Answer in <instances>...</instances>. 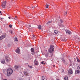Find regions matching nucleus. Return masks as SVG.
Returning a JSON list of instances; mask_svg holds the SVG:
<instances>
[{"label":"nucleus","mask_w":80,"mask_h":80,"mask_svg":"<svg viewBox=\"0 0 80 80\" xmlns=\"http://www.w3.org/2000/svg\"><path fill=\"white\" fill-rule=\"evenodd\" d=\"M59 27H63V25L61 23H60L58 25Z\"/></svg>","instance_id":"obj_23"},{"label":"nucleus","mask_w":80,"mask_h":80,"mask_svg":"<svg viewBox=\"0 0 80 80\" xmlns=\"http://www.w3.org/2000/svg\"><path fill=\"white\" fill-rule=\"evenodd\" d=\"M45 63H43V65H45Z\"/></svg>","instance_id":"obj_49"},{"label":"nucleus","mask_w":80,"mask_h":80,"mask_svg":"<svg viewBox=\"0 0 80 80\" xmlns=\"http://www.w3.org/2000/svg\"><path fill=\"white\" fill-rule=\"evenodd\" d=\"M19 80H23V79H22V78H20Z\"/></svg>","instance_id":"obj_40"},{"label":"nucleus","mask_w":80,"mask_h":80,"mask_svg":"<svg viewBox=\"0 0 80 80\" xmlns=\"http://www.w3.org/2000/svg\"><path fill=\"white\" fill-rule=\"evenodd\" d=\"M7 75L8 77H10L12 73H13V70L11 68H8L7 70Z\"/></svg>","instance_id":"obj_1"},{"label":"nucleus","mask_w":80,"mask_h":80,"mask_svg":"<svg viewBox=\"0 0 80 80\" xmlns=\"http://www.w3.org/2000/svg\"><path fill=\"white\" fill-rule=\"evenodd\" d=\"M66 14H67V12H65V13H64V15H66Z\"/></svg>","instance_id":"obj_37"},{"label":"nucleus","mask_w":80,"mask_h":80,"mask_svg":"<svg viewBox=\"0 0 80 80\" xmlns=\"http://www.w3.org/2000/svg\"><path fill=\"white\" fill-rule=\"evenodd\" d=\"M36 50H39V49H38H38H36Z\"/></svg>","instance_id":"obj_51"},{"label":"nucleus","mask_w":80,"mask_h":80,"mask_svg":"<svg viewBox=\"0 0 80 80\" xmlns=\"http://www.w3.org/2000/svg\"><path fill=\"white\" fill-rule=\"evenodd\" d=\"M37 7V6H34V7H32V8H36V7Z\"/></svg>","instance_id":"obj_27"},{"label":"nucleus","mask_w":80,"mask_h":80,"mask_svg":"<svg viewBox=\"0 0 80 80\" xmlns=\"http://www.w3.org/2000/svg\"><path fill=\"white\" fill-rule=\"evenodd\" d=\"M62 72H64V70L63 69H62Z\"/></svg>","instance_id":"obj_42"},{"label":"nucleus","mask_w":80,"mask_h":80,"mask_svg":"<svg viewBox=\"0 0 80 80\" xmlns=\"http://www.w3.org/2000/svg\"><path fill=\"white\" fill-rule=\"evenodd\" d=\"M68 78L67 77H65L64 78V80H68Z\"/></svg>","instance_id":"obj_22"},{"label":"nucleus","mask_w":80,"mask_h":80,"mask_svg":"<svg viewBox=\"0 0 80 80\" xmlns=\"http://www.w3.org/2000/svg\"><path fill=\"white\" fill-rule=\"evenodd\" d=\"M43 63H44V61H42V62H41V64H42V65H43Z\"/></svg>","instance_id":"obj_34"},{"label":"nucleus","mask_w":80,"mask_h":80,"mask_svg":"<svg viewBox=\"0 0 80 80\" xmlns=\"http://www.w3.org/2000/svg\"><path fill=\"white\" fill-rule=\"evenodd\" d=\"M10 33H11L12 34V31L10 30L9 31Z\"/></svg>","instance_id":"obj_38"},{"label":"nucleus","mask_w":80,"mask_h":80,"mask_svg":"<svg viewBox=\"0 0 80 80\" xmlns=\"http://www.w3.org/2000/svg\"><path fill=\"white\" fill-rule=\"evenodd\" d=\"M75 73H76V74H78V70H76L75 71Z\"/></svg>","instance_id":"obj_17"},{"label":"nucleus","mask_w":80,"mask_h":80,"mask_svg":"<svg viewBox=\"0 0 80 80\" xmlns=\"http://www.w3.org/2000/svg\"><path fill=\"white\" fill-rule=\"evenodd\" d=\"M1 20H3V18H1Z\"/></svg>","instance_id":"obj_46"},{"label":"nucleus","mask_w":80,"mask_h":80,"mask_svg":"<svg viewBox=\"0 0 80 80\" xmlns=\"http://www.w3.org/2000/svg\"><path fill=\"white\" fill-rule=\"evenodd\" d=\"M6 5V2L4 1L2 3V8H5V7Z\"/></svg>","instance_id":"obj_5"},{"label":"nucleus","mask_w":80,"mask_h":80,"mask_svg":"<svg viewBox=\"0 0 80 80\" xmlns=\"http://www.w3.org/2000/svg\"><path fill=\"white\" fill-rule=\"evenodd\" d=\"M53 50H48V52L51 53V57H52L53 54Z\"/></svg>","instance_id":"obj_4"},{"label":"nucleus","mask_w":80,"mask_h":80,"mask_svg":"<svg viewBox=\"0 0 80 80\" xmlns=\"http://www.w3.org/2000/svg\"><path fill=\"white\" fill-rule=\"evenodd\" d=\"M5 60L6 62H9V61H10V58H9V57H8L6 56Z\"/></svg>","instance_id":"obj_3"},{"label":"nucleus","mask_w":80,"mask_h":80,"mask_svg":"<svg viewBox=\"0 0 80 80\" xmlns=\"http://www.w3.org/2000/svg\"><path fill=\"white\" fill-rule=\"evenodd\" d=\"M54 50V46H51L49 50Z\"/></svg>","instance_id":"obj_7"},{"label":"nucleus","mask_w":80,"mask_h":80,"mask_svg":"<svg viewBox=\"0 0 80 80\" xmlns=\"http://www.w3.org/2000/svg\"><path fill=\"white\" fill-rule=\"evenodd\" d=\"M31 52H32V55H35V50H31Z\"/></svg>","instance_id":"obj_12"},{"label":"nucleus","mask_w":80,"mask_h":80,"mask_svg":"<svg viewBox=\"0 0 80 80\" xmlns=\"http://www.w3.org/2000/svg\"><path fill=\"white\" fill-rule=\"evenodd\" d=\"M0 13H1V11H0Z\"/></svg>","instance_id":"obj_53"},{"label":"nucleus","mask_w":80,"mask_h":80,"mask_svg":"<svg viewBox=\"0 0 80 80\" xmlns=\"http://www.w3.org/2000/svg\"><path fill=\"white\" fill-rule=\"evenodd\" d=\"M34 63H35V65H37L38 64V62L37 61V59H35L34 61Z\"/></svg>","instance_id":"obj_8"},{"label":"nucleus","mask_w":80,"mask_h":80,"mask_svg":"<svg viewBox=\"0 0 80 80\" xmlns=\"http://www.w3.org/2000/svg\"><path fill=\"white\" fill-rule=\"evenodd\" d=\"M54 32L55 34H57V33H58V31L57 30H55Z\"/></svg>","instance_id":"obj_20"},{"label":"nucleus","mask_w":80,"mask_h":80,"mask_svg":"<svg viewBox=\"0 0 80 80\" xmlns=\"http://www.w3.org/2000/svg\"><path fill=\"white\" fill-rule=\"evenodd\" d=\"M38 28H39V29H41V28H42V26H41V25H39L38 26Z\"/></svg>","instance_id":"obj_24"},{"label":"nucleus","mask_w":80,"mask_h":80,"mask_svg":"<svg viewBox=\"0 0 80 80\" xmlns=\"http://www.w3.org/2000/svg\"><path fill=\"white\" fill-rule=\"evenodd\" d=\"M69 65L70 66H72V62H70Z\"/></svg>","instance_id":"obj_30"},{"label":"nucleus","mask_w":80,"mask_h":80,"mask_svg":"<svg viewBox=\"0 0 80 80\" xmlns=\"http://www.w3.org/2000/svg\"><path fill=\"white\" fill-rule=\"evenodd\" d=\"M46 8H48V5L47 4L46 5Z\"/></svg>","instance_id":"obj_29"},{"label":"nucleus","mask_w":80,"mask_h":80,"mask_svg":"<svg viewBox=\"0 0 80 80\" xmlns=\"http://www.w3.org/2000/svg\"><path fill=\"white\" fill-rule=\"evenodd\" d=\"M68 72L70 74H72L73 73V71L72 69H69L68 71Z\"/></svg>","instance_id":"obj_9"},{"label":"nucleus","mask_w":80,"mask_h":80,"mask_svg":"<svg viewBox=\"0 0 80 80\" xmlns=\"http://www.w3.org/2000/svg\"><path fill=\"white\" fill-rule=\"evenodd\" d=\"M76 59L78 62H80V60L79 59H78V57H76Z\"/></svg>","instance_id":"obj_19"},{"label":"nucleus","mask_w":80,"mask_h":80,"mask_svg":"<svg viewBox=\"0 0 80 80\" xmlns=\"http://www.w3.org/2000/svg\"><path fill=\"white\" fill-rule=\"evenodd\" d=\"M15 52L17 53L20 54V50H15Z\"/></svg>","instance_id":"obj_14"},{"label":"nucleus","mask_w":80,"mask_h":80,"mask_svg":"<svg viewBox=\"0 0 80 80\" xmlns=\"http://www.w3.org/2000/svg\"><path fill=\"white\" fill-rule=\"evenodd\" d=\"M17 16H15V18H17Z\"/></svg>","instance_id":"obj_52"},{"label":"nucleus","mask_w":80,"mask_h":80,"mask_svg":"<svg viewBox=\"0 0 80 80\" xmlns=\"http://www.w3.org/2000/svg\"><path fill=\"white\" fill-rule=\"evenodd\" d=\"M14 67H15V69H17V70H18V68H19V66H18L17 65H15Z\"/></svg>","instance_id":"obj_11"},{"label":"nucleus","mask_w":80,"mask_h":80,"mask_svg":"<svg viewBox=\"0 0 80 80\" xmlns=\"http://www.w3.org/2000/svg\"><path fill=\"white\" fill-rule=\"evenodd\" d=\"M66 32L67 33H68V34H71V33H72L70 31L68 30H67Z\"/></svg>","instance_id":"obj_13"},{"label":"nucleus","mask_w":80,"mask_h":80,"mask_svg":"<svg viewBox=\"0 0 80 80\" xmlns=\"http://www.w3.org/2000/svg\"><path fill=\"white\" fill-rule=\"evenodd\" d=\"M65 41H67V39H65Z\"/></svg>","instance_id":"obj_48"},{"label":"nucleus","mask_w":80,"mask_h":80,"mask_svg":"<svg viewBox=\"0 0 80 80\" xmlns=\"http://www.w3.org/2000/svg\"><path fill=\"white\" fill-rule=\"evenodd\" d=\"M5 59H3L2 61H1L2 63V64H4V63H5Z\"/></svg>","instance_id":"obj_16"},{"label":"nucleus","mask_w":80,"mask_h":80,"mask_svg":"<svg viewBox=\"0 0 80 80\" xmlns=\"http://www.w3.org/2000/svg\"><path fill=\"white\" fill-rule=\"evenodd\" d=\"M77 69H78V70H79V69H80V67L79 66H78L77 67Z\"/></svg>","instance_id":"obj_28"},{"label":"nucleus","mask_w":80,"mask_h":80,"mask_svg":"<svg viewBox=\"0 0 80 80\" xmlns=\"http://www.w3.org/2000/svg\"><path fill=\"white\" fill-rule=\"evenodd\" d=\"M60 21L61 22V23H63V21L62 19H61Z\"/></svg>","instance_id":"obj_25"},{"label":"nucleus","mask_w":80,"mask_h":80,"mask_svg":"<svg viewBox=\"0 0 80 80\" xmlns=\"http://www.w3.org/2000/svg\"><path fill=\"white\" fill-rule=\"evenodd\" d=\"M5 37H6V34L2 35L0 37V40H3V38H5Z\"/></svg>","instance_id":"obj_2"},{"label":"nucleus","mask_w":80,"mask_h":80,"mask_svg":"<svg viewBox=\"0 0 80 80\" xmlns=\"http://www.w3.org/2000/svg\"><path fill=\"white\" fill-rule=\"evenodd\" d=\"M78 73H80V70H78Z\"/></svg>","instance_id":"obj_41"},{"label":"nucleus","mask_w":80,"mask_h":80,"mask_svg":"<svg viewBox=\"0 0 80 80\" xmlns=\"http://www.w3.org/2000/svg\"><path fill=\"white\" fill-rule=\"evenodd\" d=\"M29 27H31V25H29Z\"/></svg>","instance_id":"obj_45"},{"label":"nucleus","mask_w":80,"mask_h":80,"mask_svg":"<svg viewBox=\"0 0 80 80\" xmlns=\"http://www.w3.org/2000/svg\"><path fill=\"white\" fill-rule=\"evenodd\" d=\"M46 57L47 58L48 57V54H46L45 55Z\"/></svg>","instance_id":"obj_36"},{"label":"nucleus","mask_w":80,"mask_h":80,"mask_svg":"<svg viewBox=\"0 0 80 80\" xmlns=\"http://www.w3.org/2000/svg\"><path fill=\"white\" fill-rule=\"evenodd\" d=\"M53 67H55V65H53Z\"/></svg>","instance_id":"obj_47"},{"label":"nucleus","mask_w":80,"mask_h":80,"mask_svg":"<svg viewBox=\"0 0 80 80\" xmlns=\"http://www.w3.org/2000/svg\"><path fill=\"white\" fill-rule=\"evenodd\" d=\"M24 73L25 76H27V77H28V76H29V74L28 72H27L26 71H24Z\"/></svg>","instance_id":"obj_6"},{"label":"nucleus","mask_w":80,"mask_h":80,"mask_svg":"<svg viewBox=\"0 0 80 80\" xmlns=\"http://www.w3.org/2000/svg\"><path fill=\"white\" fill-rule=\"evenodd\" d=\"M41 80H45V78L43 76H42L41 79Z\"/></svg>","instance_id":"obj_18"},{"label":"nucleus","mask_w":80,"mask_h":80,"mask_svg":"<svg viewBox=\"0 0 80 80\" xmlns=\"http://www.w3.org/2000/svg\"><path fill=\"white\" fill-rule=\"evenodd\" d=\"M31 50H34V49L33 48H32L31 49Z\"/></svg>","instance_id":"obj_35"},{"label":"nucleus","mask_w":80,"mask_h":80,"mask_svg":"<svg viewBox=\"0 0 80 80\" xmlns=\"http://www.w3.org/2000/svg\"><path fill=\"white\" fill-rule=\"evenodd\" d=\"M74 38H75L76 39H77L78 40H80V38H79V37H78V36H76L75 37H74Z\"/></svg>","instance_id":"obj_10"},{"label":"nucleus","mask_w":80,"mask_h":80,"mask_svg":"<svg viewBox=\"0 0 80 80\" xmlns=\"http://www.w3.org/2000/svg\"><path fill=\"white\" fill-rule=\"evenodd\" d=\"M32 37H34V38H35L36 37H35V35H32Z\"/></svg>","instance_id":"obj_39"},{"label":"nucleus","mask_w":80,"mask_h":80,"mask_svg":"<svg viewBox=\"0 0 80 80\" xmlns=\"http://www.w3.org/2000/svg\"><path fill=\"white\" fill-rule=\"evenodd\" d=\"M52 23V21H49L47 22V24H48V25H49L50 23Z\"/></svg>","instance_id":"obj_21"},{"label":"nucleus","mask_w":80,"mask_h":80,"mask_svg":"<svg viewBox=\"0 0 80 80\" xmlns=\"http://www.w3.org/2000/svg\"><path fill=\"white\" fill-rule=\"evenodd\" d=\"M15 40L16 42H18V40H17V38H15Z\"/></svg>","instance_id":"obj_26"},{"label":"nucleus","mask_w":80,"mask_h":80,"mask_svg":"<svg viewBox=\"0 0 80 80\" xmlns=\"http://www.w3.org/2000/svg\"><path fill=\"white\" fill-rule=\"evenodd\" d=\"M59 17H60L59 16Z\"/></svg>","instance_id":"obj_54"},{"label":"nucleus","mask_w":80,"mask_h":80,"mask_svg":"<svg viewBox=\"0 0 80 80\" xmlns=\"http://www.w3.org/2000/svg\"><path fill=\"white\" fill-rule=\"evenodd\" d=\"M29 68H33V67H32V66H29Z\"/></svg>","instance_id":"obj_33"},{"label":"nucleus","mask_w":80,"mask_h":80,"mask_svg":"<svg viewBox=\"0 0 80 80\" xmlns=\"http://www.w3.org/2000/svg\"><path fill=\"white\" fill-rule=\"evenodd\" d=\"M14 20H17V18H14Z\"/></svg>","instance_id":"obj_43"},{"label":"nucleus","mask_w":80,"mask_h":80,"mask_svg":"<svg viewBox=\"0 0 80 80\" xmlns=\"http://www.w3.org/2000/svg\"><path fill=\"white\" fill-rule=\"evenodd\" d=\"M3 80H8L7 79H3Z\"/></svg>","instance_id":"obj_44"},{"label":"nucleus","mask_w":80,"mask_h":80,"mask_svg":"<svg viewBox=\"0 0 80 80\" xmlns=\"http://www.w3.org/2000/svg\"><path fill=\"white\" fill-rule=\"evenodd\" d=\"M61 59L63 63H65V59H64L63 58H62Z\"/></svg>","instance_id":"obj_15"},{"label":"nucleus","mask_w":80,"mask_h":80,"mask_svg":"<svg viewBox=\"0 0 80 80\" xmlns=\"http://www.w3.org/2000/svg\"><path fill=\"white\" fill-rule=\"evenodd\" d=\"M9 27H10V28H12V25H9Z\"/></svg>","instance_id":"obj_31"},{"label":"nucleus","mask_w":80,"mask_h":80,"mask_svg":"<svg viewBox=\"0 0 80 80\" xmlns=\"http://www.w3.org/2000/svg\"><path fill=\"white\" fill-rule=\"evenodd\" d=\"M8 18H9V19H10V17H8Z\"/></svg>","instance_id":"obj_50"},{"label":"nucleus","mask_w":80,"mask_h":80,"mask_svg":"<svg viewBox=\"0 0 80 80\" xmlns=\"http://www.w3.org/2000/svg\"><path fill=\"white\" fill-rule=\"evenodd\" d=\"M16 50H20V48H18Z\"/></svg>","instance_id":"obj_32"}]
</instances>
